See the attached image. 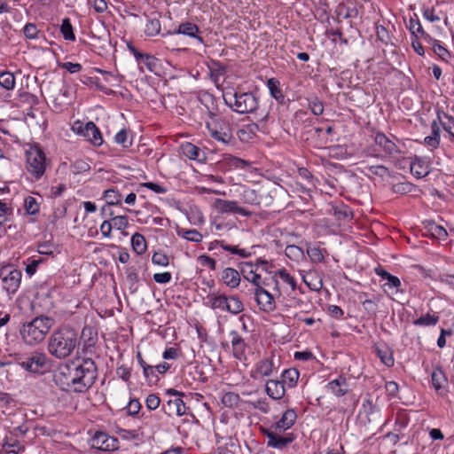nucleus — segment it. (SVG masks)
<instances>
[{
    "label": "nucleus",
    "mask_w": 454,
    "mask_h": 454,
    "mask_svg": "<svg viewBox=\"0 0 454 454\" xmlns=\"http://www.w3.org/2000/svg\"><path fill=\"white\" fill-rule=\"evenodd\" d=\"M77 344V331L69 325H62L50 336L48 351L56 358L64 359L73 353Z\"/></svg>",
    "instance_id": "1"
},
{
    "label": "nucleus",
    "mask_w": 454,
    "mask_h": 454,
    "mask_svg": "<svg viewBox=\"0 0 454 454\" xmlns=\"http://www.w3.org/2000/svg\"><path fill=\"white\" fill-rule=\"evenodd\" d=\"M54 324L55 320L52 317L38 316L22 325L20 330V337L27 345L35 346L45 339Z\"/></svg>",
    "instance_id": "2"
},
{
    "label": "nucleus",
    "mask_w": 454,
    "mask_h": 454,
    "mask_svg": "<svg viewBox=\"0 0 454 454\" xmlns=\"http://www.w3.org/2000/svg\"><path fill=\"white\" fill-rule=\"evenodd\" d=\"M223 100L232 111L240 114H257L259 110L258 98L250 91L225 93L223 95Z\"/></svg>",
    "instance_id": "3"
},
{
    "label": "nucleus",
    "mask_w": 454,
    "mask_h": 454,
    "mask_svg": "<svg viewBox=\"0 0 454 454\" xmlns=\"http://www.w3.org/2000/svg\"><path fill=\"white\" fill-rule=\"evenodd\" d=\"M80 394L87 392L96 382L98 368L90 357H83L78 363H72Z\"/></svg>",
    "instance_id": "4"
},
{
    "label": "nucleus",
    "mask_w": 454,
    "mask_h": 454,
    "mask_svg": "<svg viewBox=\"0 0 454 454\" xmlns=\"http://www.w3.org/2000/svg\"><path fill=\"white\" fill-rule=\"evenodd\" d=\"M22 272L12 265L0 266V279L2 290L5 293L8 300H12L18 292L21 284Z\"/></svg>",
    "instance_id": "5"
},
{
    "label": "nucleus",
    "mask_w": 454,
    "mask_h": 454,
    "mask_svg": "<svg viewBox=\"0 0 454 454\" xmlns=\"http://www.w3.org/2000/svg\"><path fill=\"white\" fill-rule=\"evenodd\" d=\"M46 158L43 151L35 146L27 152V170L35 178L39 179L44 174Z\"/></svg>",
    "instance_id": "6"
},
{
    "label": "nucleus",
    "mask_w": 454,
    "mask_h": 454,
    "mask_svg": "<svg viewBox=\"0 0 454 454\" xmlns=\"http://www.w3.org/2000/svg\"><path fill=\"white\" fill-rule=\"evenodd\" d=\"M53 380L62 391L79 393L73 365H65L54 374Z\"/></svg>",
    "instance_id": "7"
},
{
    "label": "nucleus",
    "mask_w": 454,
    "mask_h": 454,
    "mask_svg": "<svg viewBox=\"0 0 454 454\" xmlns=\"http://www.w3.org/2000/svg\"><path fill=\"white\" fill-rule=\"evenodd\" d=\"M206 126L214 139L223 144H229L232 141V128L229 121L223 119H215L207 121Z\"/></svg>",
    "instance_id": "8"
},
{
    "label": "nucleus",
    "mask_w": 454,
    "mask_h": 454,
    "mask_svg": "<svg viewBox=\"0 0 454 454\" xmlns=\"http://www.w3.org/2000/svg\"><path fill=\"white\" fill-rule=\"evenodd\" d=\"M169 399L163 403L162 410L168 417H180L186 413V406L182 396L183 394L176 389L169 388L166 391Z\"/></svg>",
    "instance_id": "9"
},
{
    "label": "nucleus",
    "mask_w": 454,
    "mask_h": 454,
    "mask_svg": "<svg viewBox=\"0 0 454 454\" xmlns=\"http://www.w3.org/2000/svg\"><path fill=\"white\" fill-rule=\"evenodd\" d=\"M72 129L93 145L99 146L103 144L101 132L93 121L83 123L77 121L74 123Z\"/></svg>",
    "instance_id": "10"
},
{
    "label": "nucleus",
    "mask_w": 454,
    "mask_h": 454,
    "mask_svg": "<svg viewBox=\"0 0 454 454\" xmlns=\"http://www.w3.org/2000/svg\"><path fill=\"white\" fill-rule=\"evenodd\" d=\"M48 364V358L43 352L34 351L27 355L19 364L27 372L32 373H43Z\"/></svg>",
    "instance_id": "11"
},
{
    "label": "nucleus",
    "mask_w": 454,
    "mask_h": 454,
    "mask_svg": "<svg viewBox=\"0 0 454 454\" xmlns=\"http://www.w3.org/2000/svg\"><path fill=\"white\" fill-rule=\"evenodd\" d=\"M214 208L219 214L240 215L242 216H250L252 213L245 207H240L236 200H227L223 199H215L213 203Z\"/></svg>",
    "instance_id": "12"
},
{
    "label": "nucleus",
    "mask_w": 454,
    "mask_h": 454,
    "mask_svg": "<svg viewBox=\"0 0 454 454\" xmlns=\"http://www.w3.org/2000/svg\"><path fill=\"white\" fill-rule=\"evenodd\" d=\"M91 447L101 451H114L119 449V441L104 432H96L90 440Z\"/></svg>",
    "instance_id": "13"
},
{
    "label": "nucleus",
    "mask_w": 454,
    "mask_h": 454,
    "mask_svg": "<svg viewBox=\"0 0 454 454\" xmlns=\"http://www.w3.org/2000/svg\"><path fill=\"white\" fill-rule=\"evenodd\" d=\"M262 433L268 438V447L278 450L285 449L295 439V436L293 433H289L285 436L279 435L277 432H274L271 429H263Z\"/></svg>",
    "instance_id": "14"
},
{
    "label": "nucleus",
    "mask_w": 454,
    "mask_h": 454,
    "mask_svg": "<svg viewBox=\"0 0 454 454\" xmlns=\"http://www.w3.org/2000/svg\"><path fill=\"white\" fill-rule=\"evenodd\" d=\"M254 296L259 309L263 312H272L276 309V302L273 294L262 286L254 288Z\"/></svg>",
    "instance_id": "15"
},
{
    "label": "nucleus",
    "mask_w": 454,
    "mask_h": 454,
    "mask_svg": "<svg viewBox=\"0 0 454 454\" xmlns=\"http://www.w3.org/2000/svg\"><path fill=\"white\" fill-rule=\"evenodd\" d=\"M374 141L375 144L380 146L386 154L394 156L401 153L395 143L382 132L376 133Z\"/></svg>",
    "instance_id": "16"
},
{
    "label": "nucleus",
    "mask_w": 454,
    "mask_h": 454,
    "mask_svg": "<svg viewBox=\"0 0 454 454\" xmlns=\"http://www.w3.org/2000/svg\"><path fill=\"white\" fill-rule=\"evenodd\" d=\"M275 364L273 356L270 358H263L259 360L252 372V378L257 379L258 377H269L273 372Z\"/></svg>",
    "instance_id": "17"
},
{
    "label": "nucleus",
    "mask_w": 454,
    "mask_h": 454,
    "mask_svg": "<svg viewBox=\"0 0 454 454\" xmlns=\"http://www.w3.org/2000/svg\"><path fill=\"white\" fill-rule=\"evenodd\" d=\"M285 386L281 380H269L265 385V391L270 398L279 400L285 395Z\"/></svg>",
    "instance_id": "18"
},
{
    "label": "nucleus",
    "mask_w": 454,
    "mask_h": 454,
    "mask_svg": "<svg viewBox=\"0 0 454 454\" xmlns=\"http://www.w3.org/2000/svg\"><path fill=\"white\" fill-rule=\"evenodd\" d=\"M200 101L202 106L201 112L207 114L211 121L215 120L218 114V106L215 103V97L211 94H206Z\"/></svg>",
    "instance_id": "19"
},
{
    "label": "nucleus",
    "mask_w": 454,
    "mask_h": 454,
    "mask_svg": "<svg viewBox=\"0 0 454 454\" xmlns=\"http://www.w3.org/2000/svg\"><path fill=\"white\" fill-rule=\"evenodd\" d=\"M182 153L190 160L203 162L207 157L205 153L197 145L186 142L181 145Z\"/></svg>",
    "instance_id": "20"
},
{
    "label": "nucleus",
    "mask_w": 454,
    "mask_h": 454,
    "mask_svg": "<svg viewBox=\"0 0 454 454\" xmlns=\"http://www.w3.org/2000/svg\"><path fill=\"white\" fill-rule=\"evenodd\" d=\"M432 385L435 391L439 394H443L448 386V379L444 372L440 367H435L431 373Z\"/></svg>",
    "instance_id": "21"
},
{
    "label": "nucleus",
    "mask_w": 454,
    "mask_h": 454,
    "mask_svg": "<svg viewBox=\"0 0 454 454\" xmlns=\"http://www.w3.org/2000/svg\"><path fill=\"white\" fill-rule=\"evenodd\" d=\"M297 415L294 410H286L283 413L282 418L272 425V428H274L276 431H286L293 427Z\"/></svg>",
    "instance_id": "22"
},
{
    "label": "nucleus",
    "mask_w": 454,
    "mask_h": 454,
    "mask_svg": "<svg viewBox=\"0 0 454 454\" xmlns=\"http://www.w3.org/2000/svg\"><path fill=\"white\" fill-rule=\"evenodd\" d=\"M199 27L192 22H184L179 25L178 28L174 32L168 31L167 35L171 34H181L184 35H188L192 38L198 39L200 43H203V38L198 35Z\"/></svg>",
    "instance_id": "23"
},
{
    "label": "nucleus",
    "mask_w": 454,
    "mask_h": 454,
    "mask_svg": "<svg viewBox=\"0 0 454 454\" xmlns=\"http://www.w3.org/2000/svg\"><path fill=\"white\" fill-rule=\"evenodd\" d=\"M222 281L231 288H236L240 283V273L233 268H226L222 273Z\"/></svg>",
    "instance_id": "24"
},
{
    "label": "nucleus",
    "mask_w": 454,
    "mask_h": 454,
    "mask_svg": "<svg viewBox=\"0 0 454 454\" xmlns=\"http://www.w3.org/2000/svg\"><path fill=\"white\" fill-rule=\"evenodd\" d=\"M327 387L334 395L338 397L343 396L348 392V382L345 377L339 376L337 379L330 381Z\"/></svg>",
    "instance_id": "25"
},
{
    "label": "nucleus",
    "mask_w": 454,
    "mask_h": 454,
    "mask_svg": "<svg viewBox=\"0 0 454 454\" xmlns=\"http://www.w3.org/2000/svg\"><path fill=\"white\" fill-rule=\"evenodd\" d=\"M230 334L231 336L233 355L235 357L240 359L247 348L245 340L236 331H231Z\"/></svg>",
    "instance_id": "26"
},
{
    "label": "nucleus",
    "mask_w": 454,
    "mask_h": 454,
    "mask_svg": "<svg viewBox=\"0 0 454 454\" xmlns=\"http://www.w3.org/2000/svg\"><path fill=\"white\" fill-rule=\"evenodd\" d=\"M411 172L417 178H422L429 174V169L424 160L415 158L411 163Z\"/></svg>",
    "instance_id": "27"
},
{
    "label": "nucleus",
    "mask_w": 454,
    "mask_h": 454,
    "mask_svg": "<svg viewBox=\"0 0 454 454\" xmlns=\"http://www.w3.org/2000/svg\"><path fill=\"white\" fill-rule=\"evenodd\" d=\"M267 87L272 98H274L280 104L285 103V96L280 88V82L275 78H270L267 82Z\"/></svg>",
    "instance_id": "28"
},
{
    "label": "nucleus",
    "mask_w": 454,
    "mask_h": 454,
    "mask_svg": "<svg viewBox=\"0 0 454 454\" xmlns=\"http://www.w3.org/2000/svg\"><path fill=\"white\" fill-rule=\"evenodd\" d=\"M300 377V372L295 368H289L284 370L281 373V380L288 387H294L296 386L297 381Z\"/></svg>",
    "instance_id": "29"
},
{
    "label": "nucleus",
    "mask_w": 454,
    "mask_h": 454,
    "mask_svg": "<svg viewBox=\"0 0 454 454\" xmlns=\"http://www.w3.org/2000/svg\"><path fill=\"white\" fill-rule=\"evenodd\" d=\"M375 352L378 357L385 365H387V367H391L394 365L393 352L390 350L388 347H376Z\"/></svg>",
    "instance_id": "30"
},
{
    "label": "nucleus",
    "mask_w": 454,
    "mask_h": 454,
    "mask_svg": "<svg viewBox=\"0 0 454 454\" xmlns=\"http://www.w3.org/2000/svg\"><path fill=\"white\" fill-rule=\"evenodd\" d=\"M131 246L134 252L137 254H143L147 248L145 237L137 232L133 234L131 237Z\"/></svg>",
    "instance_id": "31"
},
{
    "label": "nucleus",
    "mask_w": 454,
    "mask_h": 454,
    "mask_svg": "<svg viewBox=\"0 0 454 454\" xmlns=\"http://www.w3.org/2000/svg\"><path fill=\"white\" fill-rule=\"evenodd\" d=\"M334 215L341 223H346L353 218V213L346 205L333 207Z\"/></svg>",
    "instance_id": "32"
},
{
    "label": "nucleus",
    "mask_w": 454,
    "mask_h": 454,
    "mask_svg": "<svg viewBox=\"0 0 454 454\" xmlns=\"http://www.w3.org/2000/svg\"><path fill=\"white\" fill-rule=\"evenodd\" d=\"M160 32V22L158 18V14L148 18L145 33L147 36H154Z\"/></svg>",
    "instance_id": "33"
},
{
    "label": "nucleus",
    "mask_w": 454,
    "mask_h": 454,
    "mask_svg": "<svg viewBox=\"0 0 454 454\" xmlns=\"http://www.w3.org/2000/svg\"><path fill=\"white\" fill-rule=\"evenodd\" d=\"M276 276H278L285 283L288 284L293 290L296 288V281L294 277H292L286 269H280L276 271L275 276L272 277V280L275 283V288L278 290V281L275 278Z\"/></svg>",
    "instance_id": "34"
},
{
    "label": "nucleus",
    "mask_w": 454,
    "mask_h": 454,
    "mask_svg": "<svg viewBox=\"0 0 454 454\" xmlns=\"http://www.w3.org/2000/svg\"><path fill=\"white\" fill-rule=\"evenodd\" d=\"M244 310L243 302L237 296L231 295L227 297L226 311L237 315Z\"/></svg>",
    "instance_id": "35"
},
{
    "label": "nucleus",
    "mask_w": 454,
    "mask_h": 454,
    "mask_svg": "<svg viewBox=\"0 0 454 454\" xmlns=\"http://www.w3.org/2000/svg\"><path fill=\"white\" fill-rule=\"evenodd\" d=\"M335 12L338 17H342L346 20L356 18L358 15V11L356 7H348L343 3L338 4Z\"/></svg>",
    "instance_id": "36"
},
{
    "label": "nucleus",
    "mask_w": 454,
    "mask_h": 454,
    "mask_svg": "<svg viewBox=\"0 0 454 454\" xmlns=\"http://www.w3.org/2000/svg\"><path fill=\"white\" fill-rule=\"evenodd\" d=\"M227 297L228 296L225 294H211L207 296L211 301V308L214 309H220L222 311H226Z\"/></svg>",
    "instance_id": "37"
},
{
    "label": "nucleus",
    "mask_w": 454,
    "mask_h": 454,
    "mask_svg": "<svg viewBox=\"0 0 454 454\" xmlns=\"http://www.w3.org/2000/svg\"><path fill=\"white\" fill-rule=\"evenodd\" d=\"M104 198L106 200L108 206H114L121 205L122 196L118 190L112 188L105 191Z\"/></svg>",
    "instance_id": "38"
},
{
    "label": "nucleus",
    "mask_w": 454,
    "mask_h": 454,
    "mask_svg": "<svg viewBox=\"0 0 454 454\" xmlns=\"http://www.w3.org/2000/svg\"><path fill=\"white\" fill-rule=\"evenodd\" d=\"M258 129L256 124L247 125L246 128L238 130L237 134L241 141H249L255 136V132Z\"/></svg>",
    "instance_id": "39"
},
{
    "label": "nucleus",
    "mask_w": 454,
    "mask_h": 454,
    "mask_svg": "<svg viewBox=\"0 0 454 454\" xmlns=\"http://www.w3.org/2000/svg\"><path fill=\"white\" fill-rule=\"evenodd\" d=\"M0 85L7 90H13L15 87L14 74L8 71L2 72L0 74Z\"/></svg>",
    "instance_id": "40"
},
{
    "label": "nucleus",
    "mask_w": 454,
    "mask_h": 454,
    "mask_svg": "<svg viewBox=\"0 0 454 454\" xmlns=\"http://www.w3.org/2000/svg\"><path fill=\"white\" fill-rule=\"evenodd\" d=\"M439 317L432 314L422 315L416 320H414L413 324L418 326H430L434 325L438 323Z\"/></svg>",
    "instance_id": "41"
},
{
    "label": "nucleus",
    "mask_w": 454,
    "mask_h": 454,
    "mask_svg": "<svg viewBox=\"0 0 454 454\" xmlns=\"http://www.w3.org/2000/svg\"><path fill=\"white\" fill-rule=\"evenodd\" d=\"M60 32L65 40L74 41L75 35L74 34L73 26L70 22V20L66 18L62 20L60 26Z\"/></svg>",
    "instance_id": "42"
},
{
    "label": "nucleus",
    "mask_w": 454,
    "mask_h": 454,
    "mask_svg": "<svg viewBox=\"0 0 454 454\" xmlns=\"http://www.w3.org/2000/svg\"><path fill=\"white\" fill-rule=\"evenodd\" d=\"M428 231L433 238L439 240H445L448 236L447 231L442 226L435 223L429 224Z\"/></svg>",
    "instance_id": "43"
},
{
    "label": "nucleus",
    "mask_w": 454,
    "mask_h": 454,
    "mask_svg": "<svg viewBox=\"0 0 454 454\" xmlns=\"http://www.w3.org/2000/svg\"><path fill=\"white\" fill-rule=\"evenodd\" d=\"M215 244H220V247L228 252H231L232 254H238L242 258H247L251 255V253L247 251L246 249H239L237 247L226 245L224 241H217Z\"/></svg>",
    "instance_id": "44"
},
{
    "label": "nucleus",
    "mask_w": 454,
    "mask_h": 454,
    "mask_svg": "<svg viewBox=\"0 0 454 454\" xmlns=\"http://www.w3.org/2000/svg\"><path fill=\"white\" fill-rule=\"evenodd\" d=\"M24 450V446H21L19 442L14 441L11 442L7 438L3 443L2 451L5 453L18 454L20 451Z\"/></svg>",
    "instance_id": "45"
},
{
    "label": "nucleus",
    "mask_w": 454,
    "mask_h": 454,
    "mask_svg": "<svg viewBox=\"0 0 454 454\" xmlns=\"http://www.w3.org/2000/svg\"><path fill=\"white\" fill-rule=\"evenodd\" d=\"M258 270L257 266L254 265L252 262H242L240 263V273L243 277L250 281L251 277Z\"/></svg>",
    "instance_id": "46"
},
{
    "label": "nucleus",
    "mask_w": 454,
    "mask_h": 454,
    "mask_svg": "<svg viewBox=\"0 0 454 454\" xmlns=\"http://www.w3.org/2000/svg\"><path fill=\"white\" fill-rule=\"evenodd\" d=\"M138 275L135 270H129L127 274V283L129 285V289L131 294H135L138 290Z\"/></svg>",
    "instance_id": "47"
},
{
    "label": "nucleus",
    "mask_w": 454,
    "mask_h": 454,
    "mask_svg": "<svg viewBox=\"0 0 454 454\" xmlns=\"http://www.w3.org/2000/svg\"><path fill=\"white\" fill-rule=\"evenodd\" d=\"M433 45V50L436 55H438L442 60L447 61L448 58L450 57V53L449 51L440 44L439 41L433 38V41H431Z\"/></svg>",
    "instance_id": "48"
},
{
    "label": "nucleus",
    "mask_w": 454,
    "mask_h": 454,
    "mask_svg": "<svg viewBox=\"0 0 454 454\" xmlns=\"http://www.w3.org/2000/svg\"><path fill=\"white\" fill-rule=\"evenodd\" d=\"M24 206L28 215H35L39 212V205L34 197H27L24 201Z\"/></svg>",
    "instance_id": "49"
},
{
    "label": "nucleus",
    "mask_w": 454,
    "mask_h": 454,
    "mask_svg": "<svg viewBox=\"0 0 454 454\" xmlns=\"http://www.w3.org/2000/svg\"><path fill=\"white\" fill-rule=\"evenodd\" d=\"M71 169L74 174L78 175L89 171L90 166L83 160H77L72 164Z\"/></svg>",
    "instance_id": "50"
},
{
    "label": "nucleus",
    "mask_w": 454,
    "mask_h": 454,
    "mask_svg": "<svg viewBox=\"0 0 454 454\" xmlns=\"http://www.w3.org/2000/svg\"><path fill=\"white\" fill-rule=\"evenodd\" d=\"M243 199L245 203L250 205H260L261 200L254 190L248 189L246 190L243 193Z\"/></svg>",
    "instance_id": "51"
},
{
    "label": "nucleus",
    "mask_w": 454,
    "mask_h": 454,
    "mask_svg": "<svg viewBox=\"0 0 454 454\" xmlns=\"http://www.w3.org/2000/svg\"><path fill=\"white\" fill-rule=\"evenodd\" d=\"M137 62L138 64L145 65L149 71L153 72L156 67L157 59L150 54L145 53Z\"/></svg>",
    "instance_id": "52"
},
{
    "label": "nucleus",
    "mask_w": 454,
    "mask_h": 454,
    "mask_svg": "<svg viewBox=\"0 0 454 454\" xmlns=\"http://www.w3.org/2000/svg\"><path fill=\"white\" fill-rule=\"evenodd\" d=\"M152 262L160 266H168L169 263L168 256L162 251H157L153 254Z\"/></svg>",
    "instance_id": "53"
},
{
    "label": "nucleus",
    "mask_w": 454,
    "mask_h": 454,
    "mask_svg": "<svg viewBox=\"0 0 454 454\" xmlns=\"http://www.w3.org/2000/svg\"><path fill=\"white\" fill-rule=\"evenodd\" d=\"M82 82L84 84H93L95 85L99 90L106 92V94H112L113 90L106 89L101 82L99 78L98 77H84V80H82Z\"/></svg>",
    "instance_id": "54"
},
{
    "label": "nucleus",
    "mask_w": 454,
    "mask_h": 454,
    "mask_svg": "<svg viewBox=\"0 0 454 454\" xmlns=\"http://www.w3.org/2000/svg\"><path fill=\"white\" fill-rule=\"evenodd\" d=\"M182 236L189 241L195 243H200L203 236L197 230H187L184 231Z\"/></svg>",
    "instance_id": "55"
},
{
    "label": "nucleus",
    "mask_w": 454,
    "mask_h": 454,
    "mask_svg": "<svg viewBox=\"0 0 454 454\" xmlns=\"http://www.w3.org/2000/svg\"><path fill=\"white\" fill-rule=\"evenodd\" d=\"M309 107L315 115H321L324 112L323 102L317 98L309 100Z\"/></svg>",
    "instance_id": "56"
},
{
    "label": "nucleus",
    "mask_w": 454,
    "mask_h": 454,
    "mask_svg": "<svg viewBox=\"0 0 454 454\" xmlns=\"http://www.w3.org/2000/svg\"><path fill=\"white\" fill-rule=\"evenodd\" d=\"M307 254L313 262H320L324 260V254L319 247H309Z\"/></svg>",
    "instance_id": "57"
},
{
    "label": "nucleus",
    "mask_w": 454,
    "mask_h": 454,
    "mask_svg": "<svg viewBox=\"0 0 454 454\" xmlns=\"http://www.w3.org/2000/svg\"><path fill=\"white\" fill-rule=\"evenodd\" d=\"M239 402V395L231 393V392L226 393L222 398V403L225 406H230V407L236 406V405H238Z\"/></svg>",
    "instance_id": "58"
},
{
    "label": "nucleus",
    "mask_w": 454,
    "mask_h": 454,
    "mask_svg": "<svg viewBox=\"0 0 454 454\" xmlns=\"http://www.w3.org/2000/svg\"><path fill=\"white\" fill-rule=\"evenodd\" d=\"M70 90L67 87H62L59 90V96L55 97L54 101L56 105H67V99L69 98Z\"/></svg>",
    "instance_id": "59"
},
{
    "label": "nucleus",
    "mask_w": 454,
    "mask_h": 454,
    "mask_svg": "<svg viewBox=\"0 0 454 454\" xmlns=\"http://www.w3.org/2000/svg\"><path fill=\"white\" fill-rule=\"evenodd\" d=\"M385 286H387L389 289L395 288L396 293L403 292L401 289L402 284H401L400 279L394 275L390 274V276L386 279Z\"/></svg>",
    "instance_id": "60"
},
{
    "label": "nucleus",
    "mask_w": 454,
    "mask_h": 454,
    "mask_svg": "<svg viewBox=\"0 0 454 454\" xmlns=\"http://www.w3.org/2000/svg\"><path fill=\"white\" fill-rule=\"evenodd\" d=\"M113 227L119 231H122L129 225L128 217L126 215H118L112 219Z\"/></svg>",
    "instance_id": "61"
},
{
    "label": "nucleus",
    "mask_w": 454,
    "mask_h": 454,
    "mask_svg": "<svg viewBox=\"0 0 454 454\" xmlns=\"http://www.w3.org/2000/svg\"><path fill=\"white\" fill-rule=\"evenodd\" d=\"M160 399L154 394L149 395L145 399V405L150 411L156 410L160 406Z\"/></svg>",
    "instance_id": "62"
},
{
    "label": "nucleus",
    "mask_w": 454,
    "mask_h": 454,
    "mask_svg": "<svg viewBox=\"0 0 454 454\" xmlns=\"http://www.w3.org/2000/svg\"><path fill=\"white\" fill-rule=\"evenodd\" d=\"M126 409L129 415L135 416L139 412L141 403L138 399H130Z\"/></svg>",
    "instance_id": "63"
},
{
    "label": "nucleus",
    "mask_w": 454,
    "mask_h": 454,
    "mask_svg": "<svg viewBox=\"0 0 454 454\" xmlns=\"http://www.w3.org/2000/svg\"><path fill=\"white\" fill-rule=\"evenodd\" d=\"M116 373L122 380L128 382L131 376V368L121 364L117 367Z\"/></svg>",
    "instance_id": "64"
}]
</instances>
